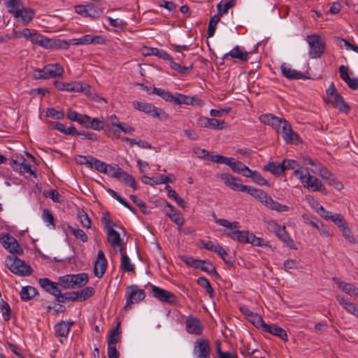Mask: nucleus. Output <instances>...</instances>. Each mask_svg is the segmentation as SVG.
<instances>
[{
    "label": "nucleus",
    "mask_w": 358,
    "mask_h": 358,
    "mask_svg": "<svg viewBox=\"0 0 358 358\" xmlns=\"http://www.w3.org/2000/svg\"><path fill=\"white\" fill-rule=\"evenodd\" d=\"M213 217L215 223L227 228V229H224V233L227 237L241 243H245V237L247 235L248 231L235 230L240 227L238 222H231L225 219L217 218L215 215H213Z\"/></svg>",
    "instance_id": "nucleus-1"
},
{
    "label": "nucleus",
    "mask_w": 358,
    "mask_h": 358,
    "mask_svg": "<svg viewBox=\"0 0 358 358\" xmlns=\"http://www.w3.org/2000/svg\"><path fill=\"white\" fill-rule=\"evenodd\" d=\"M89 281L86 273L66 274L59 277V284L63 289H73L85 286Z\"/></svg>",
    "instance_id": "nucleus-2"
},
{
    "label": "nucleus",
    "mask_w": 358,
    "mask_h": 358,
    "mask_svg": "<svg viewBox=\"0 0 358 358\" xmlns=\"http://www.w3.org/2000/svg\"><path fill=\"white\" fill-rule=\"evenodd\" d=\"M6 265L12 273L20 276H27L32 273L31 267L15 255L7 257Z\"/></svg>",
    "instance_id": "nucleus-3"
},
{
    "label": "nucleus",
    "mask_w": 358,
    "mask_h": 358,
    "mask_svg": "<svg viewBox=\"0 0 358 358\" xmlns=\"http://www.w3.org/2000/svg\"><path fill=\"white\" fill-rule=\"evenodd\" d=\"M63 73V67L59 64L56 63L47 64L42 69H36L33 76L35 79L46 80L56 77H61Z\"/></svg>",
    "instance_id": "nucleus-4"
},
{
    "label": "nucleus",
    "mask_w": 358,
    "mask_h": 358,
    "mask_svg": "<svg viewBox=\"0 0 358 358\" xmlns=\"http://www.w3.org/2000/svg\"><path fill=\"white\" fill-rule=\"evenodd\" d=\"M306 41L309 45V57L311 59L320 57L325 50L326 43L317 34H311L306 36Z\"/></svg>",
    "instance_id": "nucleus-5"
},
{
    "label": "nucleus",
    "mask_w": 358,
    "mask_h": 358,
    "mask_svg": "<svg viewBox=\"0 0 358 358\" xmlns=\"http://www.w3.org/2000/svg\"><path fill=\"white\" fill-rule=\"evenodd\" d=\"M145 297L143 289H139L136 285H131L126 289V303L124 306L125 310L131 308L132 305L142 301Z\"/></svg>",
    "instance_id": "nucleus-6"
},
{
    "label": "nucleus",
    "mask_w": 358,
    "mask_h": 358,
    "mask_svg": "<svg viewBox=\"0 0 358 358\" xmlns=\"http://www.w3.org/2000/svg\"><path fill=\"white\" fill-rule=\"evenodd\" d=\"M268 228L273 231L278 238L283 241L287 246L292 249H296L295 243L289 236L285 226L282 227L275 222L270 221L268 222Z\"/></svg>",
    "instance_id": "nucleus-7"
},
{
    "label": "nucleus",
    "mask_w": 358,
    "mask_h": 358,
    "mask_svg": "<svg viewBox=\"0 0 358 358\" xmlns=\"http://www.w3.org/2000/svg\"><path fill=\"white\" fill-rule=\"evenodd\" d=\"M134 108L140 111H143L152 117H158L161 120L167 118V114L161 108H158L148 103L136 101L134 103Z\"/></svg>",
    "instance_id": "nucleus-8"
},
{
    "label": "nucleus",
    "mask_w": 358,
    "mask_h": 358,
    "mask_svg": "<svg viewBox=\"0 0 358 358\" xmlns=\"http://www.w3.org/2000/svg\"><path fill=\"white\" fill-rule=\"evenodd\" d=\"M268 208L275 210L277 212H285L289 210V208L286 206L274 201L265 191L260 189L259 195L257 199Z\"/></svg>",
    "instance_id": "nucleus-9"
},
{
    "label": "nucleus",
    "mask_w": 358,
    "mask_h": 358,
    "mask_svg": "<svg viewBox=\"0 0 358 358\" xmlns=\"http://www.w3.org/2000/svg\"><path fill=\"white\" fill-rule=\"evenodd\" d=\"M150 287L154 297L160 302L171 305L177 303L178 297L171 292H169L154 285H151Z\"/></svg>",
    "instance_id": "nucleus-10"
},
{
    "label": "nucleus",
    "mask_w": 358,
    "mask_h": 358,
    "mask_svg": "<svg viewBox=\"0 0 358 358\" xmlns=\"http://www.w3.org/2000/svg\"><path fill=\"white\" fill-rule=\"evenodd\" d=\"M0 243L10 253L17 255L23 253V250L15 238L8 234H1L0 235Z\"/></svg>",
    "instance_id": "nucleus-11"
},
{
    "label": "nucleus",
    "mask_w": 358,
    "mask_h": 358,
    "mask_svg": "<svg viewBox=\"0 0 358 358\" xmlns=\"http://www.w3.org/2000/svg\"><path fill=\"white\" fill-rule=\"evenodd\" d=\"M193 352L197 358H210L209 341L206 338H197L194 345Z\"/></svg>",
    "instance_id": "nucleus-12"
},
{
    "label": "nucleus",
    "mask_w": 358,
    "mask_h": 358,
    "mask_svg": "<svg viewBox=\"0 0 358 358\" xmlns=\"http://www.w3.org/2000/svg\"><path fill=\"white\" fill-rule=\"evenodd\" d=\"M259 120L262 123L271 126L276 130L277 133L280 132L282 126L285 122H287L285 119L278 117L272 114L262 115L259 117Z\"/></svg>",
    "instance_id": "nucleus-13"
},
{
    "label": "nucleus",
    "mask_w": 358,
    "mask_h": 358,
    "mask_svg": "<svg viewBox=\"0 0 358 358\" xmlns=\"http://www.w3.org/2000/svg\"><path fill=\"white\" fill-rule=\"evenodd\" d=\"M107 268V260L102 250L98 252L96 260L94 266V275L101 278L105 273Z\"/></svg>",
    "instance_id": "nucleus-14"
},
{
    "label": "nucleus",
    "mask_w": 358,
    "mask_h": 358,
    "mask_svg": "<svg viewBox=\"0 0 358 358\" xmlns=\"http://www.w3.org/2000/svg\"><path fill=\"white\" fill-rule=\"evenodd\" d=\"M326 101L338 108L341 112L348 113L350 110L349 106L345 103L343 96L339 93L329 96L327 98Z\"/></svg>",
    "instance_id": "nucleus-15"
},
{
    "label": "nucleus",
    "mask_w": 358,
    "mask_h": 358,
    "mask_svg": "<svg viewBox=\"0 0 358 358\" xmlns=\"http://www.w3.org/2000/svg\"><path fill=\"white\" fill-rule=\"evenodd\" d=\"M202 101L196 96H189L180 93L175 94L174 105H191L201 106Z\"/></svg>",
    "instance_id": "nucleus-16"
},
{
    "label": "nucleus",
    "mask_w": 358,
    "mask_h": 358,
    "mask_svg": "<svg viewBox=\"0 0 358 358\" xmlns=\"http://www.w3.org/2000/svg\"><path fill=\"white\" fill-rule=\"evenodd\" d=\"M307 178L303 185L305 188L312 189L313 191H319L322 192H326L325 187L323 185L321 180L317 178L311 176L308 172H307Z\"/></svg>",
    "instance_id": "nucleus-17"
},
{
    "label": "nucleus",
    "mask_w": 358,
    "mask_h": 358,
    "mask_svg": "<svg viewBox=\"0 0 358 358\" xmlns=\"http://www.w3.org/2000/svg\"><path fill=\"white\" fill-rule=\"evenodd\" d=\"M198 124L201 127H208L213 129H222L224 127L225 122L215 118L201 117L198 120Z\"/></svg>",
    "instance_id": "nucleus-18"
},
{
    "label": "nucleus",
    "mask_w": 358,
    "mask_h": 358,
    "mask_svg": "<svg viewBox=\"0 0 358 358\" xmlns=\"http://www.w3.org/2000/svg\"><path fill=\"white\" fill-rule=\"evenodd\" d=\"M340 76L352 90L358 89V78H351L349 76V67L342 65L339 67Z\"/></svg>",
    "instance_id": "nucleus-19"
},
{
    "label": "nucleus",
    "mask_w": 358,
    "mask_h": 358,
    "mask_svg": "<svg viewBox=\"0 0 358 358\" xmlns=\"http://www.w3.org/2000/svg\"><path fill=\"white\" fill-rule=\"evenodd\" d=\"M203 327L199 319L189 316L186 320V329L188 333L200 335L203 331Z\"/></svg>",
    "instance_id": "nucleus-20"
},
{
    "label": "nucleus",
    "mask_w": 358,
    "mask_h": 358,
    "mask_svg": "<svg viewBox=\"0 0 358 358\" xmlns=\"http://www.w3.org/2000/svg\"><path fill=\"white\" fill-rule=\"evenodd\" d=\"M262 329L265 332L270 333L275 336L279 337L284 341H287L288 339L286 331L282 327L278 326L277 324H265Z\"/></svg>",
    "instance_id": "nucleus-21"
},
{
    "label": "nucleus",
    "mask_w": 358,
    "mask_h": 358,
    "mask_svg": "<svg viewBox=\"0 0 358 358\" xmlns=\"http://www.w3.org/2000/svg\"><path fill=\"white\" fill-rule=\"evenodd\" d=\"M280 133L282 134V138L287 143H292L299 137L296 133L293 131L290 124L287 121L285 122L282 126Z\"/></svg>",
    "instance_id": "nucleus-22"
},
{
    "label": "nucleus",
    "mask_w": 358,
    "mask_h": 358,
    "mask_svg": "<svg viewBox=\"0 0 358 358\" xmlns=\"http://www.w3.org/2000/svg\"><path fill=\"white\" fill-rule=\"evenodd\" d=\"M229 56L232 59H238L242 62H247L248 60V52L242 50L238 45L235 46L229 52L223 56V59H226Z\"/></svg>",
    "instance_id": "nucleus-23"
},
{
    "label": "nucleus",
    "mask_w": 358,
    "mask_h": 358,
    "mask_svg": "<svg viewBox=\"0 0 358 358\" xmlns=\"http://www.w3.org/2000/svg\"><path fill=\"white\" fill-rule=\"evenodd\" d=\"M73 324V322H66L61 320L55 325V336L60 338H66Z\"/></svg>",
    "instance_id": "nucleus-24"
},
{
    "label": "nucleus",
    "mask_w": 358,
    "mask_h": 358,
    "mask_svg": "<svg viewBox=\"0 0 358 358\" xmlns=\"http://www.w3.org/2000/svg\"><path fill=\"white\" fill-rule=\"evenodd\" d=\"M40 286L47 292L52 295H55V293L58 291L59 286V281L57 282L51 281L48 278H43L38 280Z\"/></svg>",
    "instance_id": "nucleus-25"
},
{
    "label": "nucleus",
    "mask_w": 358,
    "mask_h": 358,
    "mask_svg": "<svg viewBox=\"0 0 358 358\" xmlns=\"http://www.w3.org/2000/svg\"><path fill=\"white\" fill-rule=\"evenodd\" d=\"M4 5L8 8V11L15 18H18L20 10L24 7L22 2L20 0H5Z\"/></svg>",
    "instance_id": "nucleus-26"
},
{
    "label": "nucleus",
    "mask_w": 358,
    "mask_h": 358,
    "mask_svg": "<svg viewBox=\"0 0 358 358\" xmlns=\"http://www.w3.org/2000/svg\"><path fill=\"white\" fill-rule=\"evenodd\" d=\"M282 75L288 79H304L306 77L301 71L292 69L286 64H282L280 66Z\"/></svg>",
    "instance_id": "nucleus-27"
},
{
    "label": "nucleus",
    "mask_w": 358,
    "mask_h": 358,
    "mask_svg": "<svg viewBox=\"0 0 358 358\" xmlns=\"http://www.w3.org/2000/svg\"><path fill=\"white\" fill-rule=\"evenodd\" d=\"M64 231L66 234H71L83 243H86L88 241L87 235L83 229H79L78 226L73 227L67 224L64 228Z\"/></svg>",
    "instance_id": "nucleus-28"
},
{
    "label": "nucleus",
    "mask_w": 358,
    "mask_h": 358,
    "mask_svg": "<svg viewBox=\"0 0 358 358\" xmlns=\"http://www.w3.org/2000/svg\"><path fill=\"white\" fill-rule=\"evenodd\" d=\"M142 181L144 183L148 184L152 186H154L155 185L166 184L168 182H172L169 176L163 175L157 178L144 176Z\"/></svg>",
    "instance_id": "nucleus-29"
},
{
    "label": "nucleus",
    "mask_w": 358,
    "mask_h": 358,
    "mask_svg": "<svg viewBox=\"0 0 358 358\" xmlns=\"http://www.w3.org/2000/svg\"><path fill=\"white\" fill-rule=\"evenodd\" d=\"M152 93L158 95L164 101L174 104L175 94H172L164 89L157 88L155 87H153Z\"/></svg>",
    "instance_id": "nucleus-30"
},
{
    "label": "nucleus",
    "mask_w": 358,
    "mask_h": 358,
    "mask_svg": "<svg viewBox=\"0 0 358 358\" xmlns=\"http://www.w3.org/2000/svg\"><path fill=\"white\" fill-rule=\"evenodd\" d=\"M107 240L112 247L120 245L123 241L120 238V234L114 229H109L107 231Z\"/></svg>",
    "instance_id": "nucleus-31"
},
{
    "label": "nucleus",
    "mask_w": 358,
    "mask_h": 358,
    "mask_svg": "<svg viewBox=\"0 0 358 358\" xmlns=\"http://www.w3.org/2000/svg\"><path fill=\"white\" fill-rule=\"evenodd\" d=\"M38 294L37 289L32 286H26L22 288L20 295L22 301H29Z\"/></svg>",
    "instance_id": "nucleus-32"
},
{
    "label": "nucleus",
    "mask_w": 358,
    "mask_h": 358,
    "mask_svg": "<svg viewBox=\"0 0 358 358\" xmlns=\"http://www.w3.org/2000/svg\"><path fill=\"white\" fill-rule=\"evenodd\" d=\"M67 117L71 121L78 122L80 124L85 127V124L88 122L90 120V116L87 115L80 114L76 111L70 112L67 115Z\"/></svg>",
    "instance_id": "nucleus-33"
},
{
    "label": "nucleus",
    "mask_w": 358,
    "mask_h": 358,
    "mask_svg": "<svg viewBox=\"0 0 358 358\" xmlns=\"http://www.w3.org/2000/svg\"><path fill=\"white\" fill-rule=\"evenodd\" d=\"M120 322L117 324V326L110 331L108 336L107 343L109 346H115L120 341L121 331H120Z\"/></svg>",
    "instance_id": "nucleus-34"
},
{
    "label": "nucleus",
    "mask_w": 358,
    "mask_h": 358,
    "mask_svg": "<svg viewBox=\"0 0 358 358\" xmlns=\"http://www.w3.org/2000/svg\"><path fill=\"white\" fill-rule=\"evenodd\" d=\"M117 179L124 182L134 190L137 189V185L134 178L126 171H124L122 169H121Z\"/></svg>",
    "instance_id": "nucleus-35"
},
{
    "label": "nucleus",
    "mask_w": 358,
    "mask_h": 358,
    "mask_svg": "<svg viewBox=\"0 0 358 358\" xmlns=\"http://www.w3.org/2000/svg\"><path fill=\"white\" fill-rule=\"evenodd\" d=\"M306 223L317 229L321 236L324 237H329L331 236L324 224L322 222H315L308 218L306 221Z\"/></svg>",
    "instance_id": "nucleus-36"
},
{
    "label": "nucleus",
    "mask_w": 358,
    "mask_h": 358,
    "mask_svg": "<svg viewBox=\"0 0 358 358\" xmlns=\"http://www.w3.org/2000/svg\"><path fill=\"white\" fill-rule=\"evenodd\" d=\"M236 4V0H229L223 3L222 1L220 2L217 5V15L220 17L222 16L224 14L228 12V10L232 7H234Z\"/></svg>",
    "instance_id": "nucleus-37"
},
{
    "label": "nucleus",
    "mask_w": 358,
    "mask_h": 358,
    "mask_svg": "<svg viewBox=\"0 0 358 358\" xmlns=\"http://www.w3.org/2000/svg\"><path fill=\"white\" fill-rule=\"evenodd\" d=\"M329 214L330 213L327 211V217L323 218L325 220H331L340 228V229L346 225L347 222L345 220L344 217L341 214Z\"/></svg>",
    "instance_id": "nucleus-38"
},
{
    "label": "nucleus",
    "mask_w": 358,
    "mask_h": 358,
    "mask_svg": "<svg viewBox=\"0 0 358 358\" xmlns=\"http://www.w3.org/2000/svg\"><path fill=\"white\" fill-rule=\"evenodd\" d=\"M264 170L269 171L276 176H280L283 173V168L282 167L281 163L268 162V164L264 167Z\"/></svg>",
    "instance_id": "nucleus-39"
},
{
    "label": "nucleus",
    "mask_w": 358,
    "mask_h": 358,
    "mask_svg": "<svg viewBox=\"0 0 358 358\" xmlns=\"http://www.w3.org/2000/svg\"><path fill=\"white\" fill-rule=\"evenodd\" d=\"M333 280L341 289H342L348 294L351 295L352 292H353L352 289H354L355 288L354 285L343 282L337 278L336 277L333 278Z\"/></svg>",
    "instance_id": "nucleus-40"
},
{
    "label": "nucleus",
    "mask_w": 358,
    "mask_h": 358,
    "mask_svg": "<svg viewBox=\"0 0 358 358\" xmlns=\"http://www.w3.org/2000/svg\"><path fill=\"white\" fill-rule=\"evenodd\" d=\"M71 45V41L61 40L52 38L51 41V49H64L67 50L69 45Z\"/></svg>",
    "instance_id": "nucleus-41"
},
{
    "label": "nucleus",
    "mask_w": 358,
    "mask_h": 358,
    "mask_svg": "<svg viewBox=\"0 0 358 358\" xmlns=\"http://www.w3.org/2000/svg\"><path fill=\"white\" fill-rule=\"evenodd\" d=\"M166 189L167 190L168 196L169 197L173 198L179 206H180L182 208H186V205H185V202L184 199L182 198H181L180 196H179L178 193L174 189H173L171 187V186L167 185L166 186Z\"/></svg>",
    "instance_id": "nucleus-42"
},
{
    "label": "nucleus",
    "mask_w": 358,
    "mask_h": 358,
    "mask_svg": "<svg viewBox=\"0 0 358 358\" xmlns=\"http://www.w3.org/2000/svg\"><path fill=\"white\" fill-rule=\"evenodd\" d=\"M71 85V92L88 93L90 90V85L82 82H72Z\"/></svg>",
    "instance_id": "nucleus-43"
},
{
    "label": "nucleus",
    "mask_w": 358,
    "mask_h": 358,
    "mask_svg": "<svg viewBox=\"0 0 358 358\" xmlns=\"http://www.w3.org/2000/svg\"><path fill=\"white\" fill-rule=\"evenodd\" d=\"M93 4H88L86 6L77 5L75 6V11L76 13L83 17H87L92 15L91 11L93 10Z\"/></svg>",
    "instance_id": "nucleus-44"
},
{
    "label": "nucleus",
    "mask_w": 358,
    "mask_h": 358,
    "mask_svg": "<svg viewBox=\"0 0 358 358\" xmlns=\"http://www.w3.org/2000/svg\"><path fill=\"white\" fill-rule=\"evenodd\" d=\"M20 13L18 18H21L24 24L29 23L34 18V11L31 9H27L23 7Z\"/></svg>",
    "instance_id": "nucleus-45"
},
{
    "label": "nucleus",
    "mask_w": 358,
    "mask_h": 358,
    "mask_svg": "<svg viewBox=\"0 0 358 358\" xmlns=\"http://www.w3.org/2000/svg\"><path fill=\"white\" fill-rule=\"evenodd\" d=\"M85 127L91 128L94 130H101L104 127V122L102 120L94 117L91 118L90 117V120L88 122L85 124Z\"/></svg>",
    "instance_id": "nucleus-46"
},
{
    "label": "nucleus",
    "mask_w": 358,
    "mask_h": 358,
    "mask_svg": "<svg viewBox=\"0 0 358 358\" xmlns=\"http://www.w3.org/2000/svg\"><path fill=\"white\" fill-rule=\"evenodd\" d=\"M120 268L127 272L134 271V265L131 264V260L127 254H123L121 257Z\"/></svg>",
    "instance_id": "nucleus-47"
},
{
    "label": "nucleus",
    "mask_w": 358,
    "mask_h": 358,
    "mask_svg": "<svg viewBox=\"0 0 358 358\" xmlns=\"http://www.w3.org/2000/svg\"><path fill=\"white\" fill-rule=\"evenodd\" d=\"M25 160L26 159L21 155H13L10 159V165L14 171H17L18 170H21V166L25 162Z\"/></svg>",
    "instance_id": "nucleus-48"
},
{
    "label": "nucleus",
    "mask_w": 358,
    "mask_h": 358,
    "mask_svg": "<svg viewBox=\"0 0 358 358\" xmlns=\"http://www.w3.org/2000/svg\"><path fill=\"white\" fill-rule=\"evenodd\" d=\"M220 17L219 15H217V14L214 15L213 16H212L210 17V22L208 23V31H207L208 37H212L214 36L217 24L220 21Z\"/></svg>",
    "instance_id": "nucleus-49"
},
{
    "label": "nucleus",
    "mask_w": 358,
    "mask_h": 358,
    "mask_svg": "<svg viewBox=\"0 0 358 358\" xmlns=\"http://www.w3.org/2000/svg\"><path fill=\"white\" fill-rule=\"evenodd\" d=\"M146 55H155L164 60H167V59H170V55H169L166 51L160 50L157 48H149L148 52L146 53Z\"/></svg>",
    "instance_id": "nucleus-50"
},
{
    "label": "nucleus",
    "mask_w": 358,
    "mask_h": 358,
    "mask_svg": "<svg viewBox=\"0 0 358 358\" xmlns=\"http://www.w3.org/2000/svg\"><path fill=\"white\" fill-rule=\"evenodd\" d=\"M197 283L205 289L206 292L210 295V297L213 296V289L210 283V281L206 277H199L197 279Z\"/></svg>",
    "instance_id": "nucleus-51"
},
{
    "label": "nucleus",
    "mask_w": 358,
    "mask_h": 358,
    "mask_svg": "<svg viewBox=\"0 0 358 358\" xmlns=\"http://www.w3.org/2000/svg\"><path fill=\"white\" fill-rule=\"evenodd\" d=\"M248 321H250L253 325H255L257 328L261 327L262 329L264 327L266 324L262 317L257 313H250L248 315Z\"/></svg>",
    "instance_id": "nucleus-52"
},
{
    "label": "nucleus",
    "mask_w": 358,
    "mask_h": 358,
    "mask_svg": "<svg viewBox=\"0 0 358 358\" xmlns=\"http://www.w3.org/2000/svg\"><path fill=\"white\" fill-rule=\"evenodd\" d=\"M80 301H85L92 296L94 294V289L92 287H87L80 291H78Z\"/></svg>",
    "instance_id": "nucleus-53"
},
{
    "label": "nucleus",
    "mask_w": 358,
    "mask_h": 358,
    "mask_svg": "<svg viewBox=\"0 0 358 358\" xmlns=\"http://www.w3.org/2000/svg\"><path fill=\"white\" fill-rule=\"evenodd\" d=\"M200 269L208 273L214 274L216 277H219V274L216 271L215 266L209 260H205V264H202Z\"/></svg>",
    "instance_id": "nucleus-54"
},
{
    "label": "nucleus",
    "mask_w": 358,
    "mask_h": 358,
    "mask_svg": "<svg viewBox=\"0 0 358 358\" xmlns=\"http://www.w3.org/2000/svg\"><path fill=\"white\" fill-rule=\"evenodd\" d=\"M42 217L43 221L47 224L48 226L51 225L52 229L55 228L54 217L50 210H49L47 208L43 209Z\"/></svg>",
    "instance_id": "nucleus-55"
},
{
    "label": "nucleus",
    "mask_w": 358,
    "mask_h": 358,
    "mask_svg": "<svg viewBox=\"0 0 358 358\" xmlns=\"http://www.w3.org/2000/svg\"><path fill=\"white\" fill-rule=\"evenodd\" d=\"M310 205L312 208H313L322 217H327V210H326L324 208L322 205H320V202L317 200H315L313 198H312V202L310 203Z\"/></svg>",
    "instance_id": "nucleus-56"
},
{
    "label": "nucleus",
    "mask_w": 358,
    "mask_h": 358,
    "mask_svg": "<svg viewBox=\"0 0 358 358\" xmlns=\"http://www.w3.org/2000/svg\"><path fill=\"white\" fill-rule=\"evenodd\" d=\"M245 238V243H250L255 246L262 245V239L259 237H256L255 234H253L252 233H250L249 231H248L247 235Z\"/></svg>",
    "instance_id": "nucleus-57"
},
{
    "label": "nucleus",
    "mask_w": 358,
    "mask_h": 358,
    "mask_svg": "<svg viewBox=\"0 0 358 358\" xmlns=\"http://www.w3.org/2000/svg\"><path fill=\"white\" fill-rule=\"evenodd\" d=\"M281 164L283 168V173L286 170H295L296 168H299V163L293 159H284Z\"/></svg>",
    "instance_id": "nucleus-58"
},
{
    "label": "nucleus",
    "mask_w": 358,
    "mask_h": 358,
    "mask_svg": "<svg viewBox=\"0 0 358 358\" xmlns=\"http://www.w3.org/2000/svg\"><path fill=\"white\" fill-rule=\"evenodd\" d=\"M131 199L132 201L140 208L141 212L143 214H149L150 211L148 210V207L145 202H143L141 199H138L135 195H131L130 196Z\"/></svg>",
    "instance_id": "nucleus-59"
},
{
    "label": "nucleus",
    "mask_w": 358,
    "mask_h": 358,
    "mask_svg": "<svg viewBox=\"0 0 358 358\" xmlns=\"http://www.w3.org/2000/svg\"><path fill=\"white\" fill-rule=\"evenodd\" d=\"M0 306L1 310L2 311V316L5 321H8L10 319V308L9 304L4 301L3 300H1L0 302Z\"/></svg>",
    "instance_id": "nucleus-60"
},
{
    "label": "nucleus",
    "mask_w": 358,
    "mask_h": 358,
    "mask_svg": "<svg viewBox=\"0 0 358 358\" xmlns=\"http://www.w3.org/2000/svg\"><path fill=\"white\" fill-rule=\"evenodd\" d=\"M341 231H342L343 236L350 243H357V239L352 235L350 229L348 228V223L346 224V225L344 227L341 229Z\"/></svg>",
    "instance_id": "nucleus-61"
},
{
    "label": "nucleus",
    "mask_w": 358,
    "mask_h": 358,
    "mask_svg": "<svg viewBox=\"0 0 358 358\" xmlns=\"http://www.w3.org/2000/svg\"><path fill=\"white\" fill-rule=\"evenodd\" d=\"M78 217L80 219V222L83 227H86L87 229H90L92 222L88 217L87 214L85 211H81L78 213Z\"/></svg>",
    "instance_id": "nucleus-62"
},
{
    "label": "nucleus",
    "mask_w": 358,
    "mask_h": 358,
    "mask_svg": "<svg viewBox=\"0 0 358 358\" xmlns=\"http://www.w3.org/2000/svg\"><path fill=\"white\" fill-rule=\"evenodd\" d=\"M101 222L103 225V228L108 231L109 229H113V227L116 226L115 223L111 220L110 215L106 213L101 218Z\"/></svg>",
    "instance_id": "nucleus-63"
},
{
    "label": "nucleus",
    "mask_w": 358,
    "mask_h": 358,
    "mask_svg": "<svg viewBox=\"0 0 358 358\" xmlns=\"http://www.w3.org/2000/svg\"><path fill=\"white\" fill-rule=\"evenodd\" d=\"M43 196L48 198H50L54 202L60 203V194L56 189H50L48 191L43 192Z\"/></svg>",
    "instance_id": "nucleus-64"
}]
</instances>
